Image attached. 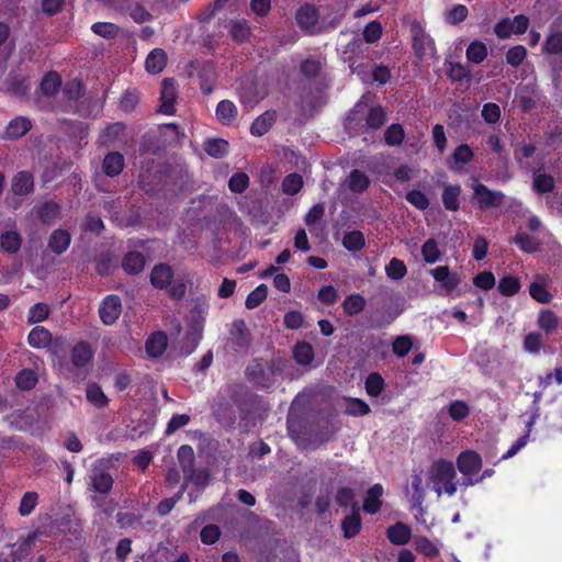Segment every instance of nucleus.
Here are the masks:
<instances>
[{"label":"nucleus","mask_w":562,"mask_h":562,"mask_svg":"<svg viewBox=\"0 0 562 562\" xmlns=\"http://www.w3.org/2000/svg\"><path fill=\"white\" fill-rule=\"evenodd\" d=\"M125 167L124 156L120 151L108 153L102 161V171L105 176L114 178L119 176Z\"/></svg>","instance_id":"bb28decb"},{"label":"nucleus","mask_w":562,"mask_h":562,"mask_svg":"<svg viewBox=\"0 0 562 562\" xmlns=\"http://www.w3.org/2000/svg\"><path fill=\"white\" fill-rule=\"evenodd\" d=\"M11 190L14 195L23 196L33 192L34 177L30 171H19L11 182Z\"/></svg>","instance_id":"b1692460"},{"label":"nucleus","mask_w":562,"mask_h":562,"mask_svg":"<svg viewBox=\"0 0 562 562\" xmlns=\"http://www.w3.org/2000/svg\"><path fill=\"white\" fill-rule=\"evenodd\" d=\"M14 381L20 390L30 391L37 384L38 376L33 369H22L16 373Z\"/></svg>","instance_id":"a18cd8bd"},{"label":"nucleus","mask_w":562,"mask_h":562,"mask_svg":"<svg viewBox=\"0 0 562 562\" xmlns=\"http://www.w3.org/2000/svg\"><path fill=\"white\" fill-rule=\"evenodd\" d=\"M282 191L288 195L299 193L303 187V178L296 172L288 175L282 181Z\"/></svg>","instance_id":"0e129e2a"},{"label":"nucleus","mask_w":562,"mask_h":562,"mask_svg":"<svg viewBox=\"0 0 562 562\" xmlns=\"http://www.w3.org/2000/svg\"><path fill=\"white\" fill-rule=\"evenodd\" d=\"M177 83L173 78H165L161 82L160 105L158 112L165 115H173L176 113Z\"/></svg>","instance_id":"f8f14e48"},{"label":"nucleus","mask_w":562,"mask_h":562,"mask_svg":"<svg viewBox=\"0 0 562 562\" xmlns=\"http://www.w3.org/2000/svg\"><path fill=\"white\" fill-rule=\"evenodd\" d=\"M168 346V337L164 331L153 333L146 340L145 349L150 358H159Z\"/></svg>","instance_id":"c85d7f7f"},{"label":"nucleus","mask_w":562,"mask_h":562,"mask_svg":"<svg viewBox=\"0 0 562 562\" xmlns=\"http://www.w3.org/2000/svg\"><path fill=\"white\" fill-rule=\"evenodd\" d=\"M323 69V63L318 57L310 56L300 65L301 74L307 79H314L319 76Z\"/></svg>","instance_id":"8fccbe9b"},{"label":"nucleus","mask_w":562,"mask_h":562,"mask_svg":"<svg viewBox=\"0 0 562 562\" xmlns=\"http://www.w3.org/2000/svg\"><path fill=\"white\" fill-rule=\"evenodd\" d=\"M32 128V122L25 116H16L12 119L2 134L3 139H18L24 136Z\"/></svg>","instance_id":"5701e85b"},{"label":"nucleus","mask_w":562,"mask_h":562,"mask_svg":"<svg viewBox=\"0 0 562 562\" xmlns=\"http://www.w3.org/2000/svg\"><path fill=\"white\" fill-rule=\"evenodd\" d=\"M369 177L361 170L353 169L349 175V189L355 193H362L370 187Z\"/></svg>","instance_id":"864d4df0"},{"label":"nucleus","mask_w":562,"mask_h":562,"mask_svg":"<svg viewBox=\"0 0 562 562\" xmlns=\"http://www.w3.org/2000/svg\"><path fill=\"white\" fill-rule=\"evenodd\" d=\"M121 313L122 301L116 294L106 295L99 306L100 319L106 326L113 325L119 319Z\"/></svg>","instance_id":"9b49d317"},{"label":"nucleus","mask_w":562,"mask_h":562,"mask_svg":"<svg viewBox=\"0 0 562 562\" xmlns=\"http://www.w3.org/2000/svg\"><path fill=\"white\" fill-rule=\"evenodd\" d=\"M184 481L192 483L194 486L204 488L209 485L211 474L209 469H195L194 467L183 474Z\"/></svg>","instance_id":"49530a36"},{"label":"nucleus","mask_w":562,"mask_h":562,"mask_svg":"<svg viewBox=\"0 0 562 562\" xmlns=\"http://www.w3.org/2000/svg\"><path fill=\"white\" fill-rule=\"evenodd\" d=\"M537 325L547 335H550L557 330L559 318L552 310H541L538 314Z\"/></svg>","instance_id":"58836bf2"},{"label":"nucleus","mask_w":562,"mask_h":562,"mask_svg":"<svg viewBox=\"0 0 562 562\" xmlns=\"http://www.w3.org/2000/svg\"><path fill=\"white\" fill-rule=\"evenodd\" d=\"M146 266L145 256L135 250L127 251L121 261V267L126 274L137 276L144 271Z\"/></svg>","instance_id":"412c9836"},{"label":"nucleus","mask_w":562,"mask_h":562,"mask_svg":"<svg viewBox=\"0 0 562 562\" xmlns=\"http://www.w3.org/2000/svg\"><path fill=\"white\" fill-rule=\"evenodd\" d=\"M473 200L479 210L484 212L490 209L501 207L505 201V194L502 191L491 190L484 183L477 182L473 186Z\"/></svg>","instance_id":"6e6552de"},{"label":"nucleus","mask_w":562,"mask_h":562,"mask_svg":"<svg viewBox=\"0 0 562 562\" xmlns=\"http://www.w3.org/2000/svg\"><path fill=\"white\" fill-rule=\"evenodd\" d=\"M250 25L248 21L241 19L232 22L229 27V34L237 43L246 42L250 36Z\"/></svg>","instance_id":"5fc2aeb1"},{"label":"nucleus","mask_w":562,"mask_h":562,"mask_svg":"<svg viewBox=\"0 0 562 562\" xmlns=\"http://www.w3.org/2000/svg\"><path fill=\"white\" fill-rule=\"evenodd\" d=\"M94 351L88 341L81 340L75 344L70 351V360L74 367L80 369L87 367L93 359Z\"/></svg>","instance_id":"6ab92c4d"},{"label":"nucleus","mask_w":562,"mask_h":562,"mask_svg":"<svg viewBox=\"0 0 562 562\" xmlns=\"http://www.w3.org/2000/svg\"><path fill=\"white\" fill-rule=\"evenodd\" d=\"M474 158V151L468 144L458 145L447 159V166L451 171L459 172L464 165L470 164Z\"/></svg>","instance_id":"4468645a"},{"label":"nucleus","mask_w":562,"mask_h":562,"mask_svg":"<svg viewBox=\"0 0 562 562\" xmlns=\"http://www.w3.org/2000/svg\"><path fill=\"white\" fill-rule=\"evenodd\" d=\"M177 458L183 474L190 471L195 464L194 450L190 445L180 446Z\"/></svg>","instance_id":"3c124183"},{"label":"nucleus","mask_w":562,"mask_h":562,"mask_svg":"<svg viewBox=\"0 0 562 562\" xmlns=\"http://www.w3.org/2000/svg\"><path fill=\"white\" fill-rule=\"evenodd\" d=\"M342 246L351 252H357L363 249L366 246V238L363 233L360 231H351L346 233L342 237Z\"/></svg>","instance_id":"de8ad7c7"},{"label":"nucleus","mask_w":562,"mask_h":562,"mask_svg":"<svg viewBox=\"0 0 562 562\" xmlns=\"http://www.w3.org/2000/svg\"><path fill=\"white\" fill-rule=\"evenodd\" d=\"M542 50L550 55H562V31L551 33L546 38Z\"/></svg>","instance_id":"69168bd1"},{"label":"nucleus","mask_w":562,"mask_h":562,"mask_svg":"<svg viewBox=\"0 0 562 562\" xmlns=\"http://www.w3.org/2000/svg\"><path fill=\"white\" fill-rule=\"evenodd\" d=\"M362 527L359 504L352 505V513L341 520V530L346 539L355 538Z\"/></svg>","instance_id":"a878e982"},{"label":"nucleus","mask_w":562,"mask_h":562,"mask_svg":"<svg viewBox=\"0 0 562 562\" xmlns=\"http://www.w3.org/2000/svg\"><path fill=\"white\" fill-rule=\"evenodd\" d=\"M386 538L392 544L404 546L412 538V528L402 521H397L386 529Z\"/></svg>","instance_id":"cd10ccee"},{"label":"nucleus","mask_w":562,"mask_h":562,"mask_svg":"<svg viewBox=\"0 0 562 562\" xmlns=\"http://www.w3.org/2000/svg\"><path fill=\"white\" fill-rule=\"evenodd\" d=\"M315 358L313 346L305 341H297L293 347V359L300 366H310Z\"/></svg>","instance_id":"f704fd0d"},{"label":"nucleus","mask_w":562,"mask_h":562,"mask_svg":"<svg viewBox=\"0 0 562 562\" xmlns=\"http://www.w3.org/2000/svg\"><path fill=\"white\" fill-rule=\"evenodd\" d=\"M276 367L272 362L255 359L246 369L247 379L257 387L270 389L276 383Z\"/></svg>","instance_id":"0eeeda50"},{"label":"nucleus","mask_w":562,"mask_h":562,"mask_svg":"<svg viewBox=\"0 0 562 562\" xmlns=\"http://www.w3.org/2000/svg\"><path fill=\"white\" fill-rule=\"evenodd\" d=\"M465 55L469 61L481 64L487 57V47L481 41H473L468 46Z\"/></svg>","instance_id":"6e6d98bb"},{"label":"nucleus","mask_w":562,"mask_h":562,"mask_svg":"<svg viewBox=\"0 0 562 562\" xmlns=\"http://www.w3.org/2000/svg\"><path fill=\"white\" fill-rule=\"evenodd\" d=\"M247 395L237 389H228L226 394L220 393L212 406L216 420L224 427H233L238 417L246 419L249 414Z\"/></svg>","instance_id":"f257e3e1"},{"label":"nucleus","mask_w":562,"mask_h":562,"mask_svg":"<svg viewBox=\"0 0 562 562\" xmlns=\"http://www.w3.org/2000/svg\"><path fill=\"white\" fill-rule=\"evenodd\" d=\"M278 113L276 110H267L254 120L250 125V134L257 137L263 136L277 122Z\"/></svg>","instance_id":"393cba45"},{"label":"nucleus","mask_w":562,"mask_h":562,"mask_svg":"<svg viewBox=\"0 0 562 562\" xmlns=\"http://www.w3.org/2000/svg\"><path fill=\"white\" fill-rule=\"evenodd\" d=\"M386 122V113L381 105L371 106L366 115V128L376 131Z\"/></svg>","instance_id":"79ce46f5"},{"label":"nucleus","mask_w":562,"mask_h":562,"mask_svg":"<svg viewBox=\"0 0 562 562\" xmlns=\"http://www.w3.org/2000/svg\"><path fill=\"white\" fill-rule=\"evenodd\" d=\"M409 31L412 36V47L418 58L435 54V42L426 33L420 22L413 21Z\"/></svg>","instance_id":"1a4fd4ad"},{"label":"nucleus","mask_w":562,"mask_h":562,"mask_svg":"<svg viewBox=\"0 0 562 562\" xmlns=\"http://www.w3.org/2000/svg\"><path fill=\"white\" fill-rule=\"evenodd\" d=\"M366 306L367 300L360 293H351L347 295L341 303L344 314L350 317L362 313Z\"/></svg>","instance_id":"2f4dec72"},{"label":"nucleus","mask_w":562,"mask_h":562,"mask_svg":"<svg viewBox=\"0 0 562 562\" xmlns=\"http://www.w3.org/2000/svg\"><path fill=\"white\" fill-rule=\"evenodd\" d=\"M385 273L392 280H401L406 276L407 268L403 260L392 258L385 266Z\"/></svg>","instance_id":"774afa93"},{"label":"nucleus","mask_w":562,"mask_h":562,"mask_svg":"<svg viewBox=\"0 0 562 562\" xmlns=\"http://www.w3.org/2000/svg\"><path fill=\"white\" fill-rule=\"evenodd\" d=\"M456 475V469L451 461L438 459L432 463L429 470V480L438 496L442 493L453 496L457 493Z\"/></svg>","instance_id":"39448f33"},{"label":"nucleus","mask_w":562,"mask_h":562,"mask_svg":"<svg viewBox=\"0 0 562 562\" xmlns=\"http://www.w3.org/2000/svg\"><path fill=\"white\" fill-rule=\"evenodd\" d=\"M512 243L525 254H536L541 248V241L539 238L522 232H518L513 237Z\"/></svg>","instance_id":"473e14b6"},{"label":"nucleus","mask_w":562,"mask_h":562,"mask_svg":"<svg viewBox=\"0 0 562 562\" xmlns=\"http://www.w3.org/2000/svg\"><path fill=\"white\" fill-rule=\"evenodd\" d=\"M91 31L105 40H114L120 34V26L112 22H95Z\"/></svg>","instance_id":"4d7b16f0"},{"label":"nucleus","mask_w":562,"mask_h":562,"mask_svg":"<svg viewBox=\"0 0 562 562\" xmlns=\"http://www.w3.org/2000/svg\"><path fill=\"white\" fill-rule=\"evenodd\" d=\"M61 86V77L56 71H48L40 82V91L47 97L54 95Z\"/></svg>","instance_id":"e433bc0d"},{"label":"nucleus","mask_w":562,"mask_h":562,"mask_svg":"<svg viewBox=\"0 0 562 562\" xmlns=\"http://www.w3.org/2000/svg\"><path fill=\"white\" fill-rule=\"evenodd\" d=\"M422 256L426 263H435L441 258V251L435 238H428L422 246Z\"/></svg>","instance_id":"bf43d9fd"},{"label":"nucleus","mask_w":562,"mask_h":562,"mask_svg":"<svg viewBox=\"0 0 562 562\" xmlns=\"http://www.w3.org/2000/svg\"><path fill=\"white\" fill-rule=\"evenodd\" d=\"M462 188L458 183H445L441 193V201L443 207L449 212H457L460 210V196Z\"/></svg>","instance_id":"4be33fe9"},{"label":"nucleus","mask_w":562,"mask_h":562,"mask_svg":"<svg viewBox=\"0 0 562 562\" xmlns=\"http://www.w3.org/2000/svg\"><path fill=\"white\" fill-rule=\"evenodd\" d=\"M204 151L213 158H223L227 155L229 144L223 138H210L203 144Z\"/></svg>","instance_id":"4c0bfd02"},{"label":"nucleus","mask_w":562,"mask_h":562,"mask_svg":"<svg viewBox=\"0 0 562 562\" xmlns=\"http://www.w3.org/2000/svg\"><path fill=\"white\" fill-rule=\"evenodd\" d=\"M383 495V486L379 483L372 485L363 499L362 508L367 514L374 515L382 507L381 497Z\"/></svg>","instance_id":"c756f323"},{"label":"nucleus","mask_w":562,"mask_h":562,"mask_svg":"<svg viewBox=\"0 0 562 562\" xmlns=\"http://www.w3.org/2000/svg\"><path fill=\"white\" fill-rule=\"evenodd\" d=\"M86 397L89 403L98 408H103L109 404V398L98 383H90L87 385Z\"/></svg>","instance_id":"37998d69"},{"label":"nucleus","mask_w":562,"mask_h":562,"mask_svg":"<svg viewBox=\"0 0 562 562\" xmlns=\"http://www.w3.org/2000/svg\"><path fill=\"white\" fill-rule=\"evenodd\" d=\"M385 381L379 372H371L364 381V389L370 397H378L384 391Z\"/></svg>","instance_id":"c03bdc74"},{"label":"nucleus","mask_w":562,"mask_h":562,"mask_svg":"<svg viewBox=\"0 0 562 562\" xmlns=\"http://www.w3.org/2000/svg\"><path fill=\"white\" fill-rule=\"evenodd\" d=\"M520 280L515 276H505L501 278L497 284L498 292L508 297L516 295L520 291Z\"/></svg>","instance_id":"09e8293b"},{"label":"nucleus","mask_w":562,"mask_h":562,"mask_svg":"<svg viewBox=\"0 0 562 562\" xmlns=\"http://www.w3.org/2000/svg\"><path fill=\"white\" fill-rule=\"evenodd\" d=\"M344 60L348 63L352 74H357L363 80L369 74L370 64L378 58L376 52L367 45L361 38H353L342 50Z\"/></svg>","instance_id":"7ed1b4c3"},{"label":"nucleus","mask_w":562,"mask_h":562,"mask_svg":"<svg viewBox=\"0 0 562 562\" xmlns=\"http://www.w3.org/2000/svg\"><path fill=\"white\" fill-rule=\"evenodd\" d=\"M71 244V235L67 229L57 228L48 237L47 247L56 256L67 251Z\"/></svg>","instance_id":"aec40b11"},{"label":"nucleus","mask_w":562,"mask_h":562,"mask_svg":"<svg viewBox=\"0 0 562 562\" xmlns=\"http://www.w3.org/2000/svg\"><path fill=\"white\" fill-rule=\"evenodd\" d=\"M482 458L479 452L474 450L462 451L457 458L458 470L464 476H473L482 469Z\"/></svg>","instance_id":"ddd939ff"},{"label":"nucleus","mask_w":562,"mask_h":562,"mask_svg":"<svg viewBox=\"0 0 562 562\" xmlns=\"http://www.w3.org/2000/svg\"><path fill=\"white\" fill-rule=\"evenodd\" d=\"M167 64V55L164 49H153L145 61L146 70L150 74H158L164 70Z\"/></svg>","instance_id":"c9c22d12"},{"label":"nucleus","mask_w":562,"mask_h":562,"mask_svg":"<svg viewBox=\"0 0 562 562\" xmlns=\"http://www.w3.org/2000/svg\"><path fill=\"white\" fill-rule=\"evenodd\" d=\"M531 187L537 194L551 193L555 188V179L550 173L535 171Z\"/></svg>","instance_id":"72a5a7b5"},{"label":"nucleus","mask_w":562,"mask_h":562,"mask_svg":"<svg viewBox=\"0 0 562 562\" xmlns=\"http://www.w3.org/2000/svg\"><path fill=\"white\" fill-rule=\"evenodd\" d=\"M124 131L125 124L122 122L109 124L100 135L102 144L114 143L120 137V135L123 134Z\"/></svg>","instance_id":"338daca9"},{"label":"nucleus","mask_w":562,"mask_h":562,"mask_svg":"<svg viewBox=\"0 0 562 562\" xmlns=\"http://www.w3.org/2000/svg\"><path fill=\"white\" fill-rule=\"evenodd\" d=\"M370 406L361 398L347 397L345 400V414L349 416H364L370 413Z\"/></svg>","instance_id":"603ef678"},{"label":"nucleus","mask_w":562,"mask_h":562,"mask_svg":"<svg viewBox=\"0 0 562 562\" xmlns=\"http://www.w3.org/2000/svg\"><path fill=\"white\" fill-rule=\"evenodd\" d=\"M113 484V476L102 464L94 465L88 474L87 490L94 493L90 496V499L95 507L102 509L106 515L112 513V508H103L104 502L101 496L108 495L112 491Z\"/></svg>","instance_id":"20e7f679"},{"label":"nucleus","mask_w":562,"mask_h":562,"mask_svg":"<svg viewBox=\"0 0 562 562\" xmlns=\"http://www.w3.org/2000/svg\"><path fill=\"white\" fill-rule=\"evenodd\" d=\"M289 437L299 448L306 449L314 441L317 434L315 416L306 412L291 409L286 417Z\"/></svg>","instance_id":"f03ea898"},{"label":"nucleus","mask_w":562,"mask_h":562,"mask_svg":"<svg viewBox=\"0 0 562 562\" xmlns=\"http://www.w3.org/2000/svg\"><path fill=\"white\" fill-rule=\"evenodd\" d=\"M173 269L168 263H157L153 267L149 276L151 285L158 290H165L173 280Z\"/></svg>","instance_id":"f3484780"},{"label":"nucleus","mask_w":562,"mask_h":562,"mask_svg":"<svg viewBox=\"0 0 562 562\" xmlns=\"http://www.w3.org/2000/svg\"><path fill=\"white\" fill-rule=\"evenodd\" d=\"M413 348V338L409 335H400L392 341V351L397 358H404Z\"/></svg>","instance_id":"052dcab7"},{"label":"nucleus","mask_w":562,"mask_h":562,"mask_svg":"<svg viewBox=\"0 0 562 562\" xmlns=\"http://www.w3.org/2000/svg\"><path fill=\"white\" fill-rule=\"evenodd\" d=\"M229 339L236 349H247L250 345L251 337L246 322L243 318L233 321L229 328Z\"/></svg>","instance_id":"2eb2a0df"},{"label":"nucleus","mask_w":562,"mask_h":562,"mask_svg":"<svg viewBox=\"0 0 562 562\" xmlns=\"http://www.w3.org/2000/svg\"><path fill=\"white\" fill-rule=\"evenodd\" d=\"M404 312V307L400 300H391L384 303H374L369 311V322L376 329L386 328L394 323Z\"/></svg>","instance_id":"423d86ee"},{"label":"nucleus","mask_w":562,"mask_h":562,"mask_svg":"<svg viewBox=\"0 0 562 562\" xmlns=\"http://www.w3.org/2000/svg\"><path fill=\"white\" fill-rule=\"evenodd\" d=\"M52 334L43 326H36L27 335V342L33 348H44L48 346Z\"/></svg>","instance_id":"a19ab883"},{"label":"nucleus","mask_w":562,"mask_h":562,"mask_svg":"<svg viewBox=\"0 0 562 562\" xmlns=\"http://www.w3.org/2000/svg\"><path fill=\"white\" fill-rule=\"evenodd\" d=\"M33 213L42 224L49 225L60 217L61 206L59 203L48 200L34 206Z\"/></svg>","instance_id":"dca6fc26"},{"label":"nucleus","mask_w":562,"mask_h":562,"mask_svg":"<svg viewBox=\"0 0 562 562\" xmlns=\"http://www.w3.org/2000/svg\"><path fill=\"white\" fill-rule=\"evenodd\" d=\"M415 550L426 558H436L439 555V549L427 537L419 536L414 539Z\"/></svg>","instance_id":"13d9d810"},{"label":"nucleus","mask_w":562,"mask_h":562,"mask_svg":"<svg viewBox=\"0 0 562 562\" xmlns=\"http://www.w3.org/2000/svg\"><path fill=\"white\" fill-rule=\"evenodd\" d=\"M405 138V132L401 124L393 123L391 124L384 133L385 144L389 146H400Z\"/></svg>","instance_id":"680f3d73"},{"label":"nucleus","mask_w":562,"mask_h":562,"mask_svg":"<svg viewBox=\"0 0 562 562\" xmlns=\"http://www.w3.org/2000/svg\"><path fill=\"white\" fill-rule=\"evenodd\" d=\"M215 115L222 125L229 126L236 120L238 109L233 101L225 99L217 103Z\"/></svg>","instance_id":"7c9ffc66"},{"label":"nucleus","mask_w":562,"mask_h":562,"mask_svg":"<svg viewBox=\"0 0 562 562\" xmlns=\"http://www.w3.org/2000/svg\"><path fill=\"white\" fill-rule=\"evenodd\" d=\"M268 296V286L266 284H259L252 290L246 297L245 306L248 310L258 307Z\"/></svg>","instance_id":"e2e57ef3"},{"label":"nucleus","mask_w":562,"mask_h":562,"mask_svg":"<svg viewBox=\"0 0 562 562\" xmlns=\"http://www.w3.org/2000/svg\"><path fill=\"white\" fill-rule=\"evenodd\" d=\"M430 274L437 282L441 284V288L446 292L456 290L461 282L459 274L451 272L448 266H439L435 269H431Z\"/></svg>","instance_id":"a211bd4d"},{"label":"nucleus","mask_w":562,"mask_h":562,"mask_svg":"<svg viewBox=\"0 0 562 562\" xmlns=\"http://www.w3.org/2000/svg\"><path fill=\"white\" fill-rule=\"evenodd\" d=\"M21 245V235L15 231H7L0 235V247L8 254H16Z\"/></svg>","instance_id":"ea45409f"},{"label":"nucleus","mask_w":562,"mask_h":562,"mask_svg":"<svg viewBox=\"0 0 562 562\" xmlns=\"http://www.w3.org/2000/svg\"><path fill=\"white\" fill-rule=\"evenodd\" d=\"M319 11L311 3H304L295 13V21L302 32L307 35H315L319 33L318 27Z\"/></svg>","instance_id":"9d476101"}]
</instances>
